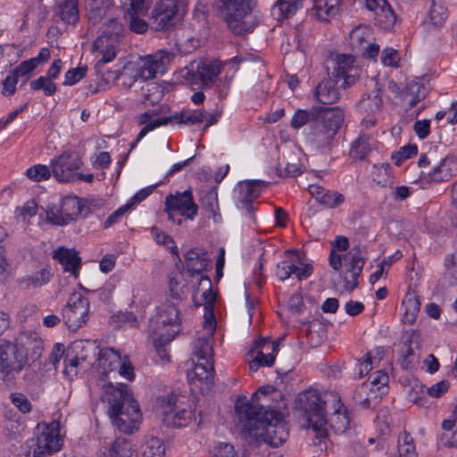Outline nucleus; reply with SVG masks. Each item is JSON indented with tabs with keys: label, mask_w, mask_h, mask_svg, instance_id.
Listing matches in <instances>:
<instances>
[{
	"label": "nucleus",
	"mask_w": 457,
	"mask_h": 457,
	"mask_svg": "<svg viewBox=\"0 0 457 457\" xmlns=\"http://www.w3.org/2000/svg\"><path fill=\"white\" fill-rule=\"evenodd\" d=\"M272 391L274 387L271 386H262L253 395L251 401L246 397L238 398L235 411L242 429L250 437L278 447L287 439V426L279 411L267 409L258 402V395L266 396Z\"/></svg>",
	"instance_id": "nucleus-1"
},
{
	"label": "nucleus",
	"mask_w": 457,
	"mask_h": 457,
	"mask_svg": "<svg viewBox=\"0 0 457 457\" xmlns=\"http://www.w3.org/2000/svg\"><path fill=\"white\" fill-rule=\"evenodd\" d=\"M337 407L329 420L326 419L325 402L321 400L319 393L314 389H308L300 393L295 399V406L303 411L306 416L309 427L316 433L317 438H326L327 426L336 434H344L350 428V417L347 409L339 399H337Z\"/></svg>",
	"instance_id": "nucleus-2"
},
{
	"label": "nucleus",
	"mask_w": 457,
	"mask_h": 457,
	"mask_svg": "<svg viewBox=\"0 0 457 457\" xmlns=\"http://www.w3.org/2000/svg\"><path fill=\"white\" fill-rule=\"evenodd\" d=\"M106 397L109 403L108 414L112 426L125 434H132L137 430L141 421V411L128 386L122 383L117 386L109 383Z\"/></svg>",
	"instance_id": "nucleus-3"
},
{
	"label": "nucleus",
	"mask_w": 457,
	"mask_h": 457,
	"mask_svg": "<svg viewBox=\"0 0 457 457\" xmlns=\"http://www.w3.org/2000/svg\"><path fill=\"white\" fill-rule=\"evenodd\" d=\"M343 122V109L339 106L329 107L323 112L319 120L312 123V129L307 135L308 141L316 150L329 149Z\"/></svg>",
	"instance_id": "nucleus-4"
},
{
	"label": "nucleus",
	"mask_w": 457,
	"mask_h": 457,
	"mask_svg": "<svg viewBox=\"0 0 457 457\" xmlns=\"http://www.w3.org/2000/svg\"><path fill=\"white\" fill-rule=\"evenodd\" d=\"M27 362V349L20 344L8 341L0 343V386H11L15 375L20 373Z\"/></svg>",
	"instance_id": "nucleus-5"
},
{
	"label": "nucleus",
	"mask_w": 457,
	"mask_h": 457,
	"mask_svg": "<svg viewBox=\"0 0 457 457\" xmlns=\"http://www.w3.org/2000/svg\"><path fill=\"white\" fill-rule=\"evenodd\" d=\"M224 20L236 35L250 31L252 25L245 19L253 12L256 0H218Z\"/></svg>",
	"instance_id": "nucleus-6"
},
{
	"label": "nucleus",
	"mask_w": 457,
	"mask_h": 457,
	"mask_svg": "<svg viewBox=\"0 0 457 457\" xmlns=\"http://www.w3.org/2000/svg\"><path fill=\"white\" fill-rule=\"evenodd\" d=\"M366 255V247L361 245L353 246L344 255L345 270L342 272L341 277L346 290L352 292L358 287V278L365 264Z\"/></svg>",
	"instance_id": "nucleus-7"
},
{
	"label": "nucleus",
	"mask_w": 457,
	"mask_h": 457,
	"mask_svg": "<svg viewBox=\"0 0 457 457\" xmlns=\"http://www.w3.org/2000/svg\"><path fill=\"white\" fill-rule=\"evenodd\" d=\"M217 295L212 289V281L207 276H202L195 292L193 294L194 304L204 306V327L211 335L215 331L216 320L214 316V303Z\"/></svg>",
	"instance_id": "nucleus-8"
},
{
	"label": "nucleus",
	"mask_w": 457,
	"mask_h": 457,
	"mask_svg": "<svg viewBox=\"0 0 457 457\" xmlns=\"http://www.w3.org/2000/svg\"><path fill=\"white\" fill-rule=\"evenodd\" d=\"M110 27L112 28L113 34L104 32L103 35L99 36L94 43V48L100 55L95 65L96 73H101L104 66L112 62L117 54L119 45L118 36L121 30V26L116 21L112 20L110 21Z\"/></svg>",
	"instance_id": "nucleus-9"
},
{
	"label": "nucleus",
	"mask_w": 457,
	"mask_h": 457,
	"mask_svg": "<svg viewBox=\"0 0 457 457\" xmlns=\"http://www.w3.org/2000/svg\"><path fill=\"white\" fill-rule=\"evenodd\" d=\"M89 312V302L79 292L71 294L67 304L62 309V319L69 329L76 331L87 321Z\"/></svg>",
	"instance_id": "nucleus-10"
},
{
	"label": "nucleus",
	"mask_w": 457,
	"mask_h": 457,
	"mask_svg": "<svg viewBox=\"0 0 457 457\" xmlns=\"http://www.w3.org/2000/svg\"><path fill=\"white\" fill-rule=\"evenodd\" d=\"M84 204L80 198L77 196L64 197L58 206H49L46 210V220L48 222L63 226L76 218L81 213Z\"/></svg>",
	"instance_id": "nucleus-11"
},
{
	"label": "nucleus",
	"mask_w": 457,
	"mask_h": 457,
	"mask_svg": "<svg viewBox=\"0 0 457 457\" xmlns=\"http://www.w3.org/2000/svg\"><path fill=\"white\" fill-rule=\"evenodd\" d=\"M82 161L78 153L65 151L51 160L50 167L54 178L59 182L76 180L77 170L81 167Z\"/></svg>",
	"instance_id": "nucleus-12"
},
{
	"label": "nucleus",
	"mask_w": 457,
	"mask_h": 457,
	"mask_svg": "<svg viewBox=\"0 0 457 457\" xmlns=\"http://www.w3.org/2000/svg\"><path fill=\"white\" fill-rule=\"evenodd\" d=\"M165 212L169 220L173 221L172 212H179L181 216L193 220L197 215L198 205L194 201L191 188L168 195L165 198Z\"/></svg>",
	"instance_id": "nucleus-13"
},
{
	"label": "nucleus",
	"mask_w": 457,
	"mask_h": 457,
	"mask_svg": "<svg viewBox=\"0 0 457 457\" xmlns=\"http://www.w3.org/2000/svg\"><path fill=\"white\" fill-rule=\"evenodd\" d=\"M186 79L192 87H209L220 73V67L216 62H192L187 67Z\"/></svg>",
	"instance_id": "nucleus-14"
},
{
	"label": "nucleus",
	"mask_w": 457,
	"mask_h": 457,
	"mask_svg": "<svg viewBox=\"0 0 457 457\" xmlns=\"http://www.w3.org/2000/svg\"><path fill=\"white\" fill-rule=\"evenodd\" d=\"M178 396L170 395L162 400V421L167 427L181 428L187 426L193 419L191 409L181 408L177 405Z\"/></svg>",
	"instance_id": "nucleus-15"
},
{
	"label": "nucleus",
	"mask_w": 457,
	"mask_h": 457,
	"mask_svg": "<svg viewBox=\"0 0 457 457\" xmlns=\"http://www.w3.org/2000/svg\"><path fill=\"white\" fill-rule=\"evenodd\" d=\"M54 425L52 423V427L45 426L37 438L28 441L29 448L32 449L33 457H47L61 449L62 439L54 431Z\"/></svg>",
	"instance_id": "nucleus-16"
},
{
	"label": "nucleus",
	"mask_w": 457,
	"mask_h": 457,
	"mask_svg": "<svg viewBox=\"0 0 457 457\" xmlns=\"http://www.w3.org/2000/svg\"><path fill=\"white\" fill-rule=\"evenodd\" d=\"M187 378L193 390L202 394L210 391L214 379L213 360L197 361Z\"/></svg>",
	"instance_id": "nucleus-17"
},
{
	"label": "nucleus",
	"mask_w": 457,
	"mask_h": 457,
	"mask_svg": "<svg viewBox=\"0 0 457 457\" xmlns=\"http://www.w3.org/2000/svg\"><path fill=\"white\" fill-rule=\"evenodd\" d=\"M95 457H137V452L129 439L118 436L100 443Z\"/></svg>",
	"instance_id": "nucleus-18"
},
{
	"label": "nucleus",
	"mask_w": 457,
	"mask_h": 457,
	"mask_svg": "<svg viewBox=\"0 0 457 457\" xmlns=\"http://www.w3.org/2000/svg\"><path fill=\"white\" fill-rule=\"evenodd\" d=\"M172 57L173 54L166 50H159L147 55L137 71V75L142 79L147 80L154 79L158 74H163Z\"/></svg>",
	"instance_id": "nucleus-19"
},
{
	"label": "nucleus",
	"mask_w": 457,
	"mask_h": 457,
	"mask_svg": "<svg viewBox=\"0 0 457 457\" xmlns=\"http://www.w3.org/2000/svg\"><path fill=\"white\" fill-rule=\"evenodd\" d=\"M278 342L270 344L265 338L254 341L250 353L257 351L255 357L249 362V369L257 371L261 366L270 367L275 361V353L278 351Z\"/></svg>",
	"instance_id": "nucleus-20"
},
{
	"label": "nucleus",
	"mask_w": 457,
	"mask_h": 457,
	"mask_svg": "<svg viewBox=\"0 0 457 457\" xmlns=\"http://www.w3.org/2000/svg\"><path fill=\"white\" fill-rule=\"evenodd\" d=\"M178 12L176 0H162L157 3L151 12V19L156 30L169 29L175 24Z\"/></svg>",
	"instance_id": "nucleus-21"
},
{
	"label": "nucleus",
	"mask_w": 457,
	"mask_h": 457,
	"mask_svg": "<svg viewBox=\"0 0 457 457\" xmlns=\"http://www.w3.org/2000/svg\"><path fill=\"white\" fill-rule=\"evenodd\" d=\"M355 58L350 54H340L337 58V66L333 74L336 80L343 79L345 87H351L356 83L360 78L361 70L354 65Z\"/></svg>",
	"instance_id": "nucleus-22"
},
{
	"label": "nucleus",
	"mask_w": 457,
	"mask_h": 457,
	"mask_svg": "<svg viewBox=\"0 0 457 457\" xmlns=\"http://www.w3.org/2000/svg\"><path fill=\"white\" fill-rule=\"evenodd\" d=\"M264 186L265 183L261 180L245 181L238 185V208L245 210L253 221L255 220L253 202L260 195Z\"/></svg>",
	"instance_id": "nucleus-23"
},
{
	"label": "nucleus",
	"mask_w": 457,
	"mask_h": 457,
	"mask_svg": "<svg viewBox=\"0 0 457 457\" xmlns=\"http://www.w3.org/2000/svg\"><path fill=\"white\" fill-rule=\"evenodd\" d=\"M366 7L374 12L376 23L384 29H391L396 21V16L386 0H366Z\"/></svg>",
	"instance_id": "nucleus-24"
},
{
	"label": "nucleus",
	"mask_w": 457,
	"mask_h": 457,
	"mask_svg": "<svg viewBox=\"0 0 457 457\" xmlns=\"http://www.w3.org/2000/svg\"><path fill=\"white\" fill-rule=\"evenodd\" d=\"M53 257L62 264L64 271H70L75 278L78 277L81 267V259L78 252L59 247L54 252Z\"/></svg>",
	"instance_id": "nucleus-25"
},
{
	"label": "nucleus",
	"mask_w": 457,
	"mask_h": 457,
	"mask_svg": "<svg viewBox=\"0 0 457 457\" xmlns=\"http://www.w3.org/2000/svg\"><path fill=\"white\" fill-rule=\"evenodd\" d=\"M329 107H312L311 110L298 109L293 115L290 126L295 129H299L304 125L309 124L310 129H312V123L319 120L323 115V112L328 110Z\"/></svg>",
	"instance_id": "nucleus-26"
},
{
	"label": "nucleus",
	"mask_w": 457,
	"mask_h": 457,
	"mask_svg": "<svg viewBox=\"0 0 457 457\" xmlns=\"http://www.w3.org/2000/svg\"><path fill=\"white\" fill-rule=\"evenodd\" d=\"M341 0H313L311 16L320 21H328L338 12Z\"/></svg>",
	"instance_id": "nucleus-27"
},
{
	"label": "nucleus",
	"mask_w": 457,
	"mask_h": 457,
	"mask_svg": "<svg viewBox=\"0 0 457 457\" xmlns=\"http://www.w3.org/2000/svg\"><path fill=\"white\" fill-rule=\"evenodd\" d=\"M179 301L172 300L164 303L158 311L156 323L162 325H171L178 327L180 324L179 308L178 306Z\"/></svg>",
	"instance_id": "nucleus-28"
},
{
	"label": "nucleus",
	"mask_w": 457,
	"mask_h": 457,
	"mask_svg": "<svg viewBox=\"0 0 457 457\" xmlns=\"http://www.w3.org/2000/svg\"><path fill=\"white\" fill-rule=\"evenodd\" d=\"M423 78H416L410 81L403 93V97L410 107L415 106L420 101L424 99L428 93V87Z\"/></svg>",
	"instance_id": "nucleus-29"
},
{
	"label": "nucleus",
	"mask_w": 457,
	"mask_h": 457,
	"mask_svg": "<svg viewBox=\"0 0 457 457\" xmlns=\"http://www.w3.org/2000/svg\"><path fill=\"white\" fill-rule=\"evenodd\" d=\"M337 82L332 79H326L319 83L315 91L317 100L323 104L336 103L340 97L338 88L336 87Z\"/></svg>",
	"instance_id": "nucleus-30"
},
{
	"label": "nucleus",
	"mask_w": 457,
	"mask_h": 457,
	"mask_svg": "<svg viewBox=\"0 0 457 457\" xmlns=\"http://www.w3.org/2000/svg\"><path fill=\"white\" fill-rule=\"evenodd\" d=\"M374 88L370 93L363 96V97L358 103L360 110L368 113H377L380 112L383 105V100L381 97V88L378 86V81H373Z\"/></svg>",
	"instance_id": "nucleus-31"
},
{
	"label": "nucleus",
	"mask_w": 457,
	"mask_h": 457,
	"mask_svg": "<svg viewBox=\"0 0 457 457\" xmlns=\"http://www.w3.org/2000/svg\"><path fill=\"white\" fill-rule=\"evenodd\" d=\"M186 270L191 276L200 274L205 270L209 262L204 252H199L197 249H190L185 255Z\"/></svg>",
	"instance_id": "nucleus-32"
},
{
	"label": "nucleus",
	"mask_w": 457,
	"mask_h": 457,
	"mask_svg": "<svg viewBox=\"0 0 457 457\" xmlns=\"http://www.w3.org/2000/svg\"><path fill=\"white\" fill-rule=\"evenodd\" d=\"M98 365L103 369V373L116 370L120 364V353L113 348L105 347L98 352Z\"/></svg>",
	"instance_id": "nucleus-33"
},
{
	"label": "nucleus",
	"mask_w": 457,
	"mask_h": 457,
	"mask_svg": "<svg viewBox=\"0 0 457 457\" xmlns=\"http://www.w3.org/2000/svg\"><path fill=\"white\" fill-rule=\"evenodd\" d=\"M303 0H278L271 9L272 16L278 21L293 16L303 7Z\"/></svg>",
	"instance_id": "nucleus-34"
},
{
	"label": "nucleus",
	"mask_w": 457,
	"mask_h": 457,
	"mask_svg": "<svg viewBox=\"0 0 457 457\" xmlns=\"http://www.w3.org/2000/svg\"><path fill=\"white\" fill-rule=\"evenodd\" d=\"M153 114L154 113L151 112H145L139 116L138 123L140 125L145 124V127L140 130L136 141L132 144L131 148H134L137 143L139 142L150 131L162 125H167L168 123L172 121V117L168 116L150 121V119L152 118Z\"/></svg>",
	"instance_id": "nucleus-35"
},
{
	"label": "nucleus",
	"mask_w": 457,
	"mask_h": 457,
	"mask_svg": "<svg viewBox=\"0 0 457 457\" xmlns=\"http://www.w3.org/2000/svg\"><path fill=\"white\" fill-rule=\"evenodd\" d=\"M402 306L404 309V322L409 325L413 324L420 308L419 297L413 292H408L403 300Z\"/></svg>",
	"instance_id": "nucleus-36"
},
{
	"label": "nucleus",
	"mask_w": 457,
	"mask_h": 457,
	"mask_svg": "<svg viewBox=\"0 0 457 457\" xmlns=\"http://www.w3.org/2000/svg\"><path fill=\"white\" fill-rule=\"evenodd\" d=\"M354 401L362 408L368 409L377 403L378 395L370 384L363 383L354 394Z\"/></svg>",
	"instance_id": "nucleus-37"
},
{
	"label": "nucleus",
	"mask_w": 457,
	"mask_h": 457,
	"mask_svg": "<svg viewBox=\"0 0 457 457\" xmlns=\"http://www.w3.org/2000/svg\"><path fill=\"white\" fill-rule=\"evenodd\" d=\"M206 330V337H198L194 341V352L193 353L197 357V361L213 360L212 359V346L211 345V337L214 332L211 335L208 329L204 326Z\"/></svg>",
	"instance_id": "nucleus-38"
},
{
	"label": "nucleus",
	"mask_w": 457,
	"mask_h": 457,
	"mask_svg": "<svg viewBox=\"0 0 457 457\" xmlns=\"http://www.w3.org/2000/svg\"><path fill=\"white\" fill-rule=\"evenodd\" d=\"M77 0H63L59 5V16L67 24H75L79 18Z\"/></svg>",
	"instance_id": "nucleus-39"
},
{
	"label": "nucleus",
	"mask_w": 457,
	"mask_h": 457,
	"mask_svg": "<svg viewBox=\"0 0 457 457\" xmlns=\"http://www.w3.org/2000/svg\"><path fill=\"white\" fill-rule=\"evenodd\" d=\"M371 137L368 135H361L353 142L350 149V156L353 160L364 159L371 150Z\"/></svg>",
	"instance_id": "nucleus-40"
},
{
	"label": "nucleus",
	"mask_w": 457,
	"mask_h": 457,
	"mask_svg": "<svg viewBox=\"0 0 457 457\" xmlns=\"http://www.w3.org/2000/svg\"><path fill=\"white\" fill-rule=\"evenodd\" d=\"M52 277L51 272L47 269H42L30 275L24 276L21 278L20 283L24 285L25 288H37L46 284Z\"/></svg>",
	"instance_id": "nucleus-41"
},
{
	"label": "nucleus",
	"mask_w": 457,
	"mask_h": 457,
	"mask_svg": "<svg viewBox=\"0 0 457 457\" xmlns=\"http://www.w3.org/2000/svg\"><path fill=\"white\" fill-rule=\"evenodd\" d=\"M201 206L212 217L215 222L221 220L220 213L219 212L218 195L214 191L206 192L201 199Z\"/></svg>",
	"instance_id": "nucleus-42"
},
{
	"label": "nucleus",
	"mask_w": 457,
	"mask_h": 457,
	"mask_svg": "<svg viewBox=\"0 0 457 457\" xmlns=\"http://www.w3.org/2000/svg\"><path fill=\"white\" fill-rule=\"evenodd\" d=\"M172 120H177L180 124L195 125L203 123L205 118L204 110H184L179 113L171 116Z\"/></svg>",
	"instance_id": "nucleus-43"
},
{
	"label": "nucleus",
	"mask_w": 457,
	"mask_h": 457,
	"mask_svg": "<svg viewBox=\"0 0 457 457\" xmlns=\"http://www.w3.org/2000/svg\"><path fill=\"white\" fill-rule=\"evenodd\" d=\"M94 350L92 344L89 341H76L73 342L67 349L70 352V354L74 355L79 361L87 363L90 365L91 363L88 361V353Z\"/></svg>",
	"instance_id": "nucleus-44"
},
{
	"label": "nucleus",
	"mask_w": 457,
	"mask_h": 457,
	"mask_svg": "<svg viewBox=\"0 0 457 457\" xmlns=\"http://www.w3.org/2000/svg\"><path fill=\"white\" fill-rule=\"evenodd\" d=\"M416 336H418L417 331L411 330L410 339H409V344L404 345L401 350L399 361H400L401 366L405 370L412 369L417 361L416 354H415L414 351L412 350V348L411 347V343L412 341V338Z\"/></svg>",
	"instance_id": "nucleus-45"
},
{
	"label": "nucleus",
	"mask_w": 457,
	"mask_h": 457,
	"mask_svg": "<svg viewBox=\"0 0 457 457\" xmlns=\"http://www.w3.org/2000/svg\"><path fill=\"white\" fill-rule=\"evenodd\" d=\"M21 339L22 342L20 345H24L27 351L32 349V357L37 359L41 355L43 342L36 333L25 332Z\"/></svg>",
	"instance_id": "nucleus-46"
},
{
	"label": "nucleus",
	"mask_w": 457,
	"mask_h": 457,
	"mask_svg": "<svg viewBox=\"0 0 457 457\" xmlns=\"http://www.w3.org/2000/svg\"><path fill=\"white\" fill-rule=\"evenodd\" d=\"M398 452L400 457H417L413 439L406 431L398 436Z\"/></svg>",
	"instance_id": "nucleus-47"
},
{
	"label": "nucleus",
	"mask_w": 457,
	"mask_h": 457,
	"mask_svg": "<svg viewBox=\"0 0 457 457\" xmlns=\"http://www.w3.org/2000/svg\"><path fill=\"white\" fill-rule=\"evenodd\" d=\"M178 332L179 328L177 330L172 329L171 332L169 331L167 334H162L157 339H154L157 354L162 360L169 361L170 355L165 346L175 337Z\"/></svg>",
	"instance_id": "nucleus-48"
},
{
	"label": "nucleus",
	"mask_w": 457,
	"mask_h": 457,
	"mask_svg": "<svg viewBox=\"0 0 457 457\" xmlns=\"http://www.w3.org/2000/svg\"><path fill=\"white\" fill-rule=\"evenodd\" d=\"M27 177L35 182H40L48 179L53 175L52 168L44 164H36L26 170Z\"/></svg>",
	"instance_id": "nucleus-49"
},
{
	"label": "nucleus",
	"mask_w": 457,
	"mask_h": 457,
	"mask_svg": "<svg viewBox=\"0 0 457 457\" xmlns=\"http://www.w3.org/2000/svg\"><path fill=\"white\" fill-rule=\"evenodd\" d=\"M370 29L364 26L354 28L350 33V44L355 49H361L363 44L368 42Z\"/></svg>",
	"instance_id": "nucleus-50"
},
{
	"label": "nucleus",
	"mask_w": 457,
	"mask_h": 457,
	"mask_svg": "<svg viewBox=\"0 0 457 457\" xmlns=\"http://www.w3.org/2000/svg\"><path fill=\"white\" fill-rule=\"evenodd\" d=\"M64 370L63 373L67 376L72 377L79 373V370L86 368L85 363L75 358L74 355L70 354L66 350L64 356Z\"/></svg>",
	"instance_id": "nucleus-51"
},
{
	"label": "nucleus",
	"mask_w": 457,
	"mask_h": 457,
	"mask_svg": "<svg viewBox=\"0 0 457 457\" xmlns=\"http://www.w3.org/2000/svg\"><path fill=\"white\" fill-rule=\"evenodd\" d=\"M418 154V147L415 145H407L401 147L397 152L392 154V161L400 166L405 160L415 156Z\"/></svg>",
	"instance_id": "nucleus-52"
},
{
	"label": "nucleus",
	"mask_w": 457,
	"mask_h": 457,
	"mask_svg": "<svg viewBox=\"0 0 457 457\" xmlns=\"http://www.w3.org/2000/svg\"><path fill=\"white\" fill-rule=\"evenodd\" d=\"M30 87L33 90L42 89L44 94L47 96H53L56 91V85L46 76H41L38 79L32 80L30 82Z\"/></svg>",
	"instance_id": "nucleus-53"
},
{
	"label": "nucleus",
	"mask_w": 457,
	"mask_h": 457,
	"mask_svg": "<svg viewBox=\"0 0 457 457\" xmlns=\"http://www.w3.org/2000/svg\"><path fill=\"white\" fill-rule=\"evenodd\" d=\"M145 15V14L134 15L132 13L126 12V19L129 21V28L131 31L137 34H143L147 30L148 24L142 18Z\"/></svg>",
	"instance_id": "nucleus-54"
},
{
	"label": "nucleus",
	"mask_w": 457,
	"mask_h": 457,
	"mask_svg": "<svg viewBox=\"0 0 457 457\" xmlns=\"http://www.w3.org/2000/svg\"><path fill=\"white\" fill-rule=\"evenodd\" d=\"M447 158L443 159L439 164L436 165L431 171L428 172L429 178L433 181H443L450 176V168L447 165Z\"/></svg>",
	"instance_id": "nucleus-55"
},
{
	"label": "nucleus",
	"mask_w": 457,
	"mask_h": 457,
	"mask_svg": "<svg viewBox=\"0 0 457 457\" xmlns=\"http://www.w3.org/2000/svg\"><path fill=\"white\" fill-rule=\"evenodd\" d=\"M426 395V387L419 382H415L409 391L410 401L420 406L427 403Z\"/></svg>",
	"instance_id": "nucleus-56"
},
{
	"label": "nucleus",
	"mask_w": 457,
	"mask_h": 457,
	"mask_svg": "<svg viewBox=\"0 0 457 457\" xmlns=\"http://www.w3.org/2000/svg\"><path fill=\"white\" fill-rule=\"evenodd\" d=\"M144 90L145 104H154L162 99V91L156 83H149Z\"/></svg>",
	"instance_id": "nucleus-57"
},
{
	"label": "nucleus",
	"mask_w": 457,
	"mask_h": 457,
	"mask_svg": "<svg viewBox=\"0 0 457 457\" xmlns=\"http://www.w3.org/2000/svg\"><path fill=\"white\" fill-rule=\"evenodd\" d=\"M345 202V196L337 191L327 190L321 205L325 208L334 209Z\"/></svg>",
	"instance_id": "nucleus-58"
},
{
	"label": "nucleus",
	"mask_w": 457,
	"mask_h": 457,
	"mask_svg": "<svg viewBox=\"0 0 457 457\" xmlns=\"http://www.w3.org/2000/svg\"><path fill=\"white\" fill-rule=\"evenodd\" d=\"M447 17V9L441 4H436L433 2V4L429 11V19L433 24L439 26L444 23Z\"/></svg>",
	"instance_id": "nucleus-59"
},
{
	"label": "nucleus",
	"mask_w": 457,
	"mask_h": 457,
	"mask_svg": "<svg viewBox=\"0 0 457 457\" xmlns=\"http://www.w3.org/2000/svg\"><path fill=\"white\" fill-rule=\"evenodd\" d=\"M36 67L37 62L35 60L29 59L21 62L14 70H12V72L18 78H25L23 80L25 83L29 79V75Z\"/></svg>",
	"instance_id": "nucleus-60"
},
{
	"label": "nucleus",
	"mask_w": 457,
	"mask_h": 457,
	"mask_svg": "<svg viewBox=\"0 0 457 457\" xmlns=\"http://www.w3.org/2000/svg\"><path fill=\"white\" fill-rule=\"evenodd\" d=\"M86 10L87 12L88 20L94 24L100 21L105 13V10L103 6L97 3L92 4L89 1L87 2Z\"/></svg>",
	"instance_id": "nucleus-61"
},
{
	"label": "nucleus",
	"mask_w": 457,
	"mask_h": 457,
	"mask_svg": "<svg viewBox=\"0 0 457 457\" xmlns=\"http://www.w3.org/2000/svg\"><path fill=\"white\" fill-rule=\"evenodd\" d=\"M87 67H77L75 69L69 70L64 76V85H74L82 79L87 73Z\"/></svg>",
	"instance_id": "nucleus-62"
},
{
	"label": "nucleus",
	"mask_w": 457,
	"mask_h": 457,
	"mask_svg": "<svg viewBox=\"0 0 457 457\" xmlns=\"http://www.w3.org/2000/svg\"><path fill=\"white\" fill-rule=\"evenodd\" d=\"M10 397L13 405L17 407L20 411L28 413L31 411V403L23 394L12 393Z\"/></svg>",
	"instance_id": "nucleus-63"
},
{
	"label": "nucleus",
	"mask_w": 457,
	"mask_h": 457,
	"mask_svg": "<svg viewBox=\"0 0 457 457\" xmlns=\"http://www.w3.org/2000/svg\"><path fill=\"white\" fill-rule=\"evenodd\" d=\"M117 370L126 379L129 381L134 379V367L127 355L120 358V364L118 366Z\"/></svg>",
	"instance_id": "nucleus-64"
}]
</instances>
